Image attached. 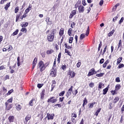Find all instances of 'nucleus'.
Listing matches in <instances>:
<instances>
[{
    "label": "nucleus",
    "mask_w": 124,
    "mask_h": 124,
    "mask_svg": "<svg viewBox=\"0 0 124 124\" xmlns=\"http://www.w3.org/2000/svg\"><path fill=\"white\" fill-rule=\"evenodd\" d=\"M119 100H120V98H119V97L116 96L114 99V100L113 101V103H114V104H116V103H117V102H118V101H119Z\"/></svg>",
    "instance_id": "23"
},
{
    "label": "nucleus",
    "mask_w": 124,
    "mask_h": 124,
    "mask_svg": "<svg viewBox=\"0 0 124 124\" xmlns=\"http://www.w3.org/2000/svg\"><path fill=\"white\" fill-rule=\"evenodd\" d=\"M13 49V47H12V46L9 45V47L7 50L8 51V52H9L10 51H11V50H12Z\"/></svg>",
    "instance_id": "52"
},
{
    "label": "nucleus",
    "mask_w": 124,
    "mask_h": 124,
    "mask_svg": "<svg viewBox=\"0 0 124 124\" xmlns=\"http://www.w3.org/2000/svg\"><path fill=\"white\" fill-rule=\"evenodd\" d=\"M66 68H67V66L65 64L64 65H62V70H65Z\"/></svg>",
    "instance_id": "47"
},
{
    "label": "nucleus",
    "mask_w": 124,
    "mask_h": 124,
    "mask_svg": "<svg viewBox=\"0 0 124 124\" xmlns=\"http://www.w3.org/2000/svg\"><path fill=\"white\" fill-rule=\"evenodd\" d=\"M100 111H101V108H98L95 113V116L97 117V116H98V113L100 112Z\"/></svg>",
    "instance_id": "35"
},
{
    "label": "nucleus",
    "mask_w": 124,
    "mask_h": 124,
    "mask_svg": "<svg viewBox=\"0 0 124 124\" xmlns=\"http://www.w3.org/2000/svg\"><path fill=\"white\" fill-rule=\"evenodd\" d=\"M15 106V108L17 111H20L22 109V106H21L20 104H16Z\"/></svg>",
    "instance_id": "14"
},
{
    "label": "nucleus",
    "mask_w": 124,
    "mask_h": 124,
    "mask_svg": "<svg viewBox=\"0 0 124 124\" xmlns=\"http://www.w3.org/2000/svg\"><path fill=\"white\" fill-rule=\"evenodd\" d=\"M58 101V99L57 98H55V97L52 96L50 97L47 100V103H56Z\"/></svg>",
    "instance_id": "4"
},
{
    "label": "nucleus",
    "mask_w": 124,
    "mask_h": 124,
    "mask_svg": "<svg viewBox=\"0 0 124 124\" xmlns=\"http://www.w3.org/2000/svg\"><path fill=\"white\" fill-rule=\"evenodd\" d=\"M71 117L72 118H77V114H76V112H73V113H72Z\"/></svg>",
    "instance_id": "44"
},
{
    "label": "nucleus",
    "mask_w": 124,
    "mask_h": 124,
    "mask_svg": "<svg viewBox=\"0 0 124 124\" xmlns=\"http://www.w3.org/2000/svg\"><path fill=\"white\" fill-rule=\"evenodd\" d=\"M118 6H120V3H117L112 8V11H116L117 10V8Z\"/></svg>",
    "instance_id": "28"
},
{
    "label": "nucleus",
    "mask_w": 124,
    "mask_h": 124,
    "mask_svg": "<svg viewBox=\"0 0 124 124\" xmlns=\"http://www.w3.org/2000/svg\"><path fill=\"white\" fill-rule=\"evenodd\" d=\"M29 26V23L28 22H25L24 24H21V27L22 28H26Z\"/></svg>",
    "instance_id": "32"
},
{
    "label": "nucleus",
    "mask_w": 124,
    "mask_h": 124,
    "mask_svg": "<svg viewBox=\"0 0 124 124\" xmlns=\"http://www.w3.org/2000/svg\"><path fill=\"white\" fill-rule=\"evenodd\" d=\"M65 93V91H63L61 92L59 94V96H63L64 95V94Z\"/></svg>",
    "instance_id": "42"
},
{
    "label": "nucleus",
    "mask_w": 124,
    "mask_h": 124,
    "mask_svg": "<svg viewBox=\"0 0 124 124\" xmlns=\"http://www.w3.org/2000/svg\"><path fill=\"white\" fill-rule=\"evenodd\" d=\"M65 53L66 54H67V55L68 56H71V52H70V51H69L68 50H67V49L65 48Z\"/></svg>",
    "instance_id": "33"
},
{
    "label": "nucleus",
    "mask_w": 124,
    "mask_h": 124,
    "mask_svg": "<svg viewBox=\"0 0 124 124\" xmlns=\"http://www.w3.org/2000/svg\"><path fill=\"white\" fill-rule=\"evenodd\" d=\"M102 86H104V84H102V83L100 82L98 86L99 89H101L102 88Z\"/></svg>",
    "instance_id": "63"
},
{
    "label": "nucleus",
    "mask_w": 124,
    "mask_h": 124,
    "mask_svg": "<svg viewBox=\"0 0 124 124\" xmlns=\"http://www.w3.org/2000/svg\"><path fill=\"white\" fill-rule=\"evenodd\" d=\"M114 32H115V30L113 29L108 33V36H112L114 34Z\"/></svg>",
    "instance_id": "31"
},
{
    "label": "nucleus",
    "mask_w": 124,
    "mask_h": 124,
    "mask_svg": "<svg viewBox=\"0 0 124 124\" xmlns=\"http://www.w3.org/2000/svg\"><path fill=\"white\" fill-rule=\"evenodd\" d=\"M12 101H13V98L12 97L11 98L7 100V103H12Z\"/></svg>",
    "instance_id": "48"
},
{
    "label": "nucleus",
    "mask_w": 124,
    "mask_h": 124,
    "mask_svg": "<svg viewBox=\"0 0 124 124\" xmlns=\"http://www.w3.org/2000/svg\"><path fill=\"white\" fill-rule=\"evenodd\" d=\"M6 68L4 66V65H1L0 66V70H3L4 69H6Z\"/></svg>",
    "instance_id": "56"
},
{
    "label": "nucleus",
    "mask_w": 124,
    "mask_h": 124,
    "mask_svg": "<svg viewBox=\"0 0 124 124\" xmlns=\"http://www.w3.org/2000/svg\"><path fill=\"white\" fill-rule=\"evenodd\" d=\"M87 103H88V100H87V98H84L83 100V103L82 104V107H85V105H87Z\"/></svg>",
    "instance_id": "22"
},
{
    "label": "nucleus",
    "mask_w": 124,
    "mask_h": 124,
    "mask_svg": "<svg viewBox=\"0 0 124 124\" xmlns=\"http://www.w3.org/2000/svg\"><path fill=\"white\" fill-rule=\"evenodd\" d=\"M63 33H64V29L63 28H61L59 31L60 36H62L63 35Z\"/></svg>",
    "instance_id": "18"
},
{
    "label": "nucleus",
    "mask_w": 124,
    "mask_h": 124,
    "mask_svg": "<svg viewBox=\"0 0 124 124\" xmlns=\"http://www.w3.org/2000/svg\"><path fill=\"white\" fill-rule=\"evenodd\" d=\"M10 3L11 2L7 3L6 5L4 7V9L5 10H8L9 7H10Z\"/></svg>",
    "instance_id": "27"
},
{
    "label": "nucleus",
    "mask_w": 124,
    "mask_h": 124,
    "mask_svg": "<svg viewBox=\"0 0 124 124\" xmlns=\"http://www.w3.org/2000/svg\"><path fill=\"white\" fill-rule=\"evenodd\" d=\"M9 79H10V78H9V75H6L5 76V78H4V80H9Z\"/></svg>",
    "instance_id": "64"
},
{
    "label": "nucleus",
    "mask_w": 124,
    "mask_h": 124,
    "mask_svg": "<svg viewBox=\"0 0 124 124\" xmlns=\"http://www.w3.org/2000/svg\"><path fill=\"white\" fill-rule=\"evenodd\" d=\"M89 87H90V88H93V87H94V83H93V82H91L89 84Z\"/></svg>",
    "instance_id": "57"
},
{
    "label": "nucleus",
    "mask_w": 124,
    "mask_h": 124,
    "mask_svg": "<svg viewBox=\"0 0 124 124\" xmlns=\"http://www.w3.org/2000/svg\"><path fill=\"white\" fill-rule=\"evenodd\" d=\"M121 46H122V40H120L119 42V43H118V49H119V48L121 47Z\"/></svg>",
    "instance_id": "54"
},
{
    "label": "nucleus",
    "mask_w": 124,
    "mask_h": 124,
    "mask_svg": "<svg viewBox=\"0 0 124 124\" xmlns=\"http://www.w3.org/2000/svg\"><path fill=\"white\" fill-rule=\"evenodd\" d=\"M94 74H96V71L94 69V68H92L90 70L88 74L87 75L88 77H90L92 75H94Z\"/></svg>",
    "instance_id": "7"
},
{
    "label": "nucleus",
    "mask_w": 124,
    "mask_h": 124,
    "mask_svg": "<svg viewBox=\"0 0 124 124\" xmlns=\"http://www.w3.org/2000/svg\"><path fill=\"white\" fill-rule=\"evenodd\" d=\"M71 121L73 124H76V119L75 118H71Z\"/></svg>",
    "instance_id": "55"
},
{
    "label": "nucleus",
    "mask_w": 124,
    "mask_h": 124,
    "mask_svg": "<svg viewBox=\"0 0 124 124\" xmlns=\"http://www.w3.org/2000/svg\"><path fill=\"white\" fill-rule=\"evenodd\" d=\"M90 34V26H88L87 28V30L86 31V36H88L89 34Z\"/></svg>",
    "instance_id": "34"
},
{
    "label": "nucleus",
    "mask_w": 124,
    "mask_h": 124,
    "mask_svg": "<svg viewBox=\"0 0 124 124\" xmlns=\"http://www.w3.org/2000/svg\"><path fill=\"white\" fill-rule=\"evenodd\" d=\"M5 110H6V111H9L10 109H12V108L13 107V105L10 104L9 103H7V102L5 103Z\"/></svg>",
    "instance_id": "5"
},
{
    "label": "nucleus",
    "mask_w": 124,
    "mask_h": 124,
    "mask_svg": "<svg viewBox=\"0 0 124 124\" xmlns=\"http://www.w3.org/2000/svg\"><path fill=\"white\" fill-rule=\"evenodd\" d=\"M106 50H107V46H106L104 48L102 55H104V54H105V52H106Z\"/></svg>",
    "instance_id": "60"
},
{
    "label": "nucleus",
    "mask_w": 124,
    "mask_h": 124,
    "mask_svg": "<svg viewBox=\"0 0 124 124\" xmlns=\"http://www.w3.org/2000/svg\"><path fill=\"white\" fill-rule=\"evenodd\" d=\"M64 99V97H60L59 98V102H62Z\"/></svg>",
    "instance_id": "61"
},
{
    "label": "nucleus",
    "mask_w": 124,
    "mask_h": 124,
    "mask_svg": "<svg viewBox=\"0 0 124 124\" xmlns=\"http://www.w3.org/2000/svg\"><path fill=\"white\" fill-rule=\"evenodd\" d=\"M111 93L113 95H115V94H117V91L116 90V89H115L114 90H111L110 91Z\"/></svg>",
    "instance_id": "38"
},
{
    "label": "nucleus",
    "mask_w": 124,
    "mask_h": 124,
    "mask_svg": "<svg viewBox=\"0 0 124 124\" xmlns=\"http://www.w3.org/2000/svg\"><path fill=\"white\" fill-rule=\"evenodd\" d=\"M123 67H124V64L123 63H120L118 66V68H123Z\"/></svg>",
    "instance_id": "58"
},
{
    "label": "nucleus",
    "mask_w": 124,
    "mask_h": 124,
    "mask_svg": "<svg viewBox=\"0 0 124 124\" xmlns=\"http://www.w3.org/2000/svg\"><path fill=\"white\" fill-rule=\"evenodd\" d=\"M104 75V73H103L96 74V76H97V77H103Z\"/></svg>",
    "instance_id": "43"
},
{
    "label": "nucleus",
    "mask_w": 124,
    "mask_h": 124,
    "mask_svg": "<svg viewBox=\"0 0 124 124\" xmlns=\"http://www.w3.org/2000/svg\"><path fill=\"white\" fill-rule=\"evenodd\" d=\"M19 9H20V7L17 6L15 9V13L17 14L19 12Z\"/></svg>",
    "instance_id": "40"
},
{
    "label": "nucleus",
    "mask_w": 124,
    "mask_h": 124,
    "mask_svg": "<svg viewBox=\"0 0 124 124\" xmlns=\"http://www.w3.org/2000/svg\"><path fill=\"white\" fill-rule=\"evenodd\" d=\"M124 17H121V19L120 20L119 22V25H122V23H123V22H124Z\"/></svg>",
    "instance_id": "50"
},
{
    "label": "nucleus",
    "mask_w": 124,
    "mask_h": 124,
    "mask_svg": "<svg viewBox=\"0 0 124 124\" xmlns=\"http://www.w3.org/2000/svg\"><path fill=\"white\" fill-rule=\"evenodd\" d=\"M85 36H86V34H85V33L81 34L79 37L80 40H83L84 38H85Z\"/></svg>",
    "instance_id": "30"
},
{
    "label": "nucleus",
    "mask_w": 124,
    "mask_h": 124,
    "mask_svg": "<svg viewBox=\"0 0 124 124\" xmlns=\"http://www.w3.org/2000/svg\"><path fill=\"white\" fill-rule=\"evenodd\" d=\"M44 84H40V83H38L37 84V87L38 88H39V89H41V88H42V87H43Z\"/></svg>",
    "instance_id": "53"
},
{
    "label": "nucleus",
    "mask_w": 124,
    "mask_h": 124,
    "mask_svg": "<svg viewBox=\"0 0 124 124\" xmlns=\"http://www.w3.org/2000/svg\"><path fill=\"white\" fill-rule=\"evenodd\" d=\"M68 35H69V36H71V35H72V28H69L68 30Z\"/></svg>",
    "instance_id": "25"
},
{
    "label": "nucleus",
    "mask_w": 124,
    "mask_h": 124,
    "mask_svg": "<svg viewBox=\"0 0 124 124\" xmlns=\"http://www.w3.org/2000/svg\"><path fill=\"white\" fill-rule=\"evenodd\" d=\"M122 61H123V57H119L118 59H117V63L116 64L118 65V64H120V63H121V62H122Z\"/></svg>",
    "instance_id": "21"
},
{
    "label": "nucleus",
    "mask_w": 124,
    "mask_h": 124,
    "mask_svg": "<svg viewBox=\"0 0 124 124\" xmlns=\"http://www.w3.org/2000/svg\"><path fill=\"white\" fill-rule=\"evenodd\" d=\"M36 63H37V58H35L32 62V70L34 69V67H35V66L36 65Z\"/></svg>",
    "instance_id": "10"
},
{
    "label": "nucleus",
    "mask_w": 124,
    "mask_h": 124,
    "mask_svg": "<svg viewBox=\"0 0 124 124\" xmlns=\"http://www.w3.org/2000/svg\"><path fill=\"white\" fill-rule=\"evenodd\" d=\"M13 92H14V90L13 89L9 90L8 92L7 93H6V95H10V94H11V93H13Z\"/></svg>",
    "instance_id": "41"
},
{
    "label": "nucleus",
    "mask_w": 124,
    "mask_h": 124,
    "mask_svg": "<svg viewBox=\"0 0 124 124\" xmlns=\"http://www.w3.org/2000/svg\"><path fill=\"white\" fill-rule=\"evenodd\" d=\"M21 31H23V32H25V33H27V29H26V28H22L20 30Z\"/></svg>",
    "instance_id": "49"
},
{
    "label": "nucleus",
    "mask_w": 124,
    "mask_h": 124,
    "mask_svg": "<svg viewBox=\"0 0 124 124\" xmlns=\"http://www.w3.org/2000/svg\"><path fill=\"white\" fill-rule=\"evenodd\" d=\"M73 41V37H70L69 40V43L71 44L72 43Z\"/></svg>",
    "instance_id": "59"
},
{
    "label": "nucleus",
    "mask_w": 124,
    "mask_h": 124,
    "mask_svg": "<svg viewBox=\"0 0 124 124\" xmlns=\"http://www.w3.org/2000/svg\"><path fill=\"white\" fill-rule=\"evenodd\" d=\"M115 81L116 82H117V83H120V82H121V80H120V78H116L115 79Z\"/></svg>",
    "instance_id": "62"
},
{
    "label": "nucleus",
    "mask_w": 124,
    "mask_h": 124,
    "mask_svg": "<svg viewBox=\"0 0 124 124\" xmlns=\"http://www.w3.org/2000/svg\"><path fill=\"white\" fill-rule=\"evenodd\" d=\"M56 31L57 30L56 29H52L50 33L47 35V40L48 42H53L54 41Z\"/></svg>",
    "instance_id": "1"
},
{
    "label": "nucleus",
    "mask_w": 124,
    "mask_h": 124,
    "mask_svg": "<svg viewBox=\"0 0 124 124\" xmlns=\"http://www.w3.org/2000/svg\"><path fill=\"white\" fill-rule=\"evenodd\" d=\"M53 107H55L57 108H61V107H62V105L60 104H56L53 106Z\"/></svg>",
    "instance_id": "39"
},
{
    "label": "nucleus",
    "mask_w": 124,
    "mask_h": 124,
    "mask_svg": "<svg viewBox=\"0 0 124 124\" xmlns=\"http://www.w3.org/2000/svg\"><path fill=\"white\" fill-rule=\"evenodd\" d=\"M80 4H81V0H78V1L77 2V3L75 5V8H78L80 6Z\"/></svg>",
    "instance_id": "17"
},
{
    "label": "nucleus",
    "mask_w": 124,
    "mask_h": 124,
    "mask_svg": "<svg viewBox=\"0 0 124 124\" xmlns=\"http://www.w3.org/2000/svg\"><path fill=\"white\" fill-rule=\"evenodd\" d=\"M54 53V50L50 49L46 51V54L47 55H50V54H52Z\"/></svg>",
    "instance_id": "29"
},
{
    "label": "nucleus",
    "mask_w": 124,
    "mask_h": 124,
    "mask_svg": "<svg viewBox=\"0 0 124 124\" xmlns=\"http://www.w3.org/2000/svg\"><path fill=\"white\" fill-rule=\"evenodd\" d=\"M85 7L83 6L82 5H80L78 7V12L79 13H83L84 12L85 9H84Z\"/></svg>",
    "instance_id": "11"
},
{
    "label": "nucleus",
    "mask_w": 124,
    "mask_h": 124,
    "mask_svg": "<svg viewBox=\"0 0 124 124\" xmlns=\"http://www.w3.org/2000/svg\"><path fill=\"white\" fill-rule=\"evenodd\" d=\"M54 117H55V114L54 113L49 114L47 113L46 117H45V120H46L47 118V120H54Z\"/></svg>",
    "instance_id": "8"
},
{
    "label": "nucleus",
    "mask_w": 124,
    "mask_h": 124,
    "mask_svg": "<svg viewBox=\"0 0 124 124\" xmlns=\"http://www.w3.org/2000/svg\"><path fill=\"white\" fill-rule=\"evenodd\" d=\"M41 99H43L44 98V95H45V89H43L42 92L40 93Z\"/></svg>",
    "instance_id": "16"
},
{
    "label": "nucleus",
    "mask_w": 124,
    "mask_h": 124,
    "mask_svg": "<svg viewBox=\"0 0 124 124\" xmlns=\"http://www.w3.org/2000/svg\"><path fill=\"white\" fill-rule=\"evenodd\" d=\"M23 14L22 12L19 13V14L16 15V22H18L19 21V19H20V17H21V15Z\"/></svg>",
    "instance_id": "13"
},
{
    "label": "nucleus",
    "mask_w": 124,
    "mask_h": 124,
    "mask_svg": "<svg viewBox=\"0 0 124 124\" xmlns=\"http://www.w3.org/2000/svg\"><path fill=\"white\" fill-rule=\"evenodd\" d=\"M67 74H68V75H69L70 76L71 78H74V77L76 75V73H75V72H74V71H72L71 70H69L68 71Z\"/></svg>",
    "instance_id": "9"
},
{
    "label": "nucleus",
    "mask_w": 124,
    "mask_h": 124,
    "mask_svg": "<svg viewBox=\"0 0 124 124\" xmlns=\"http://www.w3.org/2000/svg\"><path fill=\"white\" fill-rule=\"evenodd\" d=\"M73 91V86H71L70 88L68 89V92L66 93V96L67 98H68L70 95H71V93Z\"/></svg>",
    "instance_id": "6"
},
{
    "label": "nucleus",
    "mask_w": 124,
    "mask_h": 124,
    "mask_svg": "<svg viewBox=\"0 0 124 124\" xmlns=\"http://www.w3.org/2000/svg\"><path fill=\"white\" fill-rule=\"evenodd\" d=\"M33 101H34V99H32L29 102V105H30V106H33Z\"/></svg>",
    "instance_id": "46"
},
{
    "label": "nucleus",
    "mask_w": 124,
    "mask_h": 124,
    "mask_svg": "<svg viewBox=\"0 0 124 124\" xmlns=\"http://www.w3.org/2000/svg\"><path fill=\"white\" fill-rule=\"evenodd\" d=\"M49 64H50L49 62H46L45 64H44V62L43 61H40L38 64V66L39 68H40V71L41 72L44 71V70L46 69V67H47Z\"/></svg>",
    "instance_id": "2"
},
{
    "label": "nucleus",
    "mask_w": 124,
    "mask_h": 124,
    "mask_svg": "<svg viewBox=\"0 0 124 124\" xmlns=\"http://www.w3.org/2000/svg\"><path fill=\"white\" fill-rule=\"evenodd\" d=\"M15 119V117H14V116H10L8 118L9 123H13V122H14Z\"/></svg>",
    "instance_id": "15"
},
{
    "label": "nucleus",
    "mask_w": 124,
    "mask_h": 124,
    "mask_svg": "<svg viewBox=\"0 0 124 124\" xmlns=\"http://www.w3.org/2000/svg\"><path fill=\"white\" fill-rule=\"evenodd\" d=\"M65 48L66 49H71L72 47L70 46H68V44L66 43H64Z\"/></svg>",
    "instance_id": "36"
},
{
    "label": "nucleus",
    "mask_w": 124,
    "mask_h": 124,
    "mask_svg": "<svg viewBox=\"0 0 124 124\" xmlns=\"http://www.w3.org/2000/svg\"><path fill=\"white\" fill-rule=\"evenodd\" d=\"M109 89H108V87H106L105 89H103V94L105 95V94H106L108 92Z\"/></svg>",
    "instance_id": "24"
},
{
    "label": "nucleus",
    "mask_w": 124,
    "mask_h": 124,
    "mask_svg": "<svg viewBox=\"0 0 124 124\" xmlns=\"http://www.w3.org/2000/svg\"><path fill=\"white\" fill-rule=\"evenodd\" d=\"M94 104H95V102H94L93 103L89 104V108H93V105H94Z\"/></svg>",
    "instance_id": "45"
},
{
    "label": "nucleus",
    "mask_w": 124,
    "mask_h": 124,
    "mask_svg": "<svg viewBox=\"0 0 124 124\" xmlns=\"http://www.w3.org/2000/svg\"><path fill=\"white\" fill-rule=\"evenodd\" d=\"M49 76L51 77L54 78L56 77L57 76V69H55V68H52L50 70Z\"/></svg>",
    "instance_id": "3"
},
{
    "label": "nucleus",
    "mask_w": 124,
    "mask_h": 124,
    "mask_svg": "<svg viewBox=\"0 0 124 124\" xmlns=\"http://www.w3.org/2000/svg\"><path fill=\"white\" fill-rule=\"evenodd\" d=\"M121 84H116V86H115V91H119V90H120V89H121Z\"/></svg>",
    "instance_id": "26"
},
{
    "label": "nucleus",
    "mask_w": 124,
    "mask_h": 124,
    "mask_svg": "<svg viewBox=\"0 0 124 124\" xmlns=\"http://www.w3.org/2000/svg\"><path fill=\"white\" fill-rule=\"evenodd\" d=\"M30 10H31V5H30L29 7L27 8L25 10V13L27 14L30 12Z\"/></svg>",
    "instance_id": "20"
},
{
    "label": "nucleus",
    "mask_w": 124,
    "mask_h": 124,
    "mask_svg": "<svg viewBox=\"0 0 124 124\" xmlns=\"http://www.w3.org/2000/svg\"><path fill=\"white\" fill-rule=\"evenodd\" d=\"M18 32H19V30L17 29L15 31H14L13 33L12 34L13 36H15V35H17L18 34Z\"/></svg>",
    "instance_id": "37"
},
{
    "label": "nucleus",
    "mask_w": 124,
    "mask_h": 124,
    "mask_svg": "<svg viewBox=\"0 0 124 124\" xmlns=\"http://www.w3.org/2000/svg\"><path fill=\"white\" fill-rule=\"evenodd\" d=\"M74 15H76V10H74L71 12L69 18H70V19H72Z\"/></svg>",
    "instance_id": "12"
},
{
    "label": "nucleus",
    "mask_w": 124,
    "mask_h": 124,
    "mask_svg": "<svg viewBox=\"0 0 124 124\" xmlns=\"http://www.w3.org/2000/svg\"><path fill=\"white\" fill-rule=\"evenodd\" d=\"M31 119V115L30 114H28L25 117L26 122L28 123V122H29V121H30Z\"/></svg>",
    "instance_id": "19"
},
{
    "label": "nucleus",
    "mask_w": 124,
    "mask_h": 124,
    "mask_svg": "<svg viewBox=\"0 0 124 124\" xmlns=\"http://www.w3.org/2000/svg\"><path fill=\"white\" fill-rule=\"evenodd\" d=\"M38 117H40V121H42L43 119V114H38Z\"/></svg>",
    "instance_id": "51"
}]
</instances>
